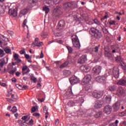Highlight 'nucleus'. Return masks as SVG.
<instances>
[{
	"instance_id": "obj_62",
	"label": "nucleus",
	"mask_w": 126,
	"mask_h": 126,
	"mask_svg": "<svg viewBox=\"0 0 126 126\" xmlns=\"http://www.w3.org/2000/svg\"><path fill=\"white\" fill-rule=\"evenodd\" d=\"M11 80H12V83H16L17 82V79L15 78H12Z\"/></svg>"
},
{
	"instance_id": "obj_22",
	"label": "nucleus",
	"mask_w": 126,
	"mask_h": 126,
	"mask_svg": "<svg viewBox=\"0 0 126 126\" xmlns=\"http://www.w3.org/2000/svg\"><path fill=\"white\" fill-rule=\"evenodd\" d=\"M123 93L124 92L122 88H119L117 91L116 95L120 96L123 94Z\"/></svg>"
},
{
	"instance_id": "obj_23",
	"label": "nucleus",
	"mask_w": 126,
	"mask_h": 126,
	"mask_svg": "<svg viewBox=\"0 0 126 126\" xmlns=\"http://www.w3.org/2000/svg\"><path fill=\"white\" fill-rule=\"evenodd\" d=\"M43 111L45 113V118L47 119L48 117L49 113L48 112V108L46 106L43 108Z\"/></svg>"
},
{
	"instance_id": "obj_63",
	"label": "nucleus",
	"mask_w": 126,
	"mask_h": 126,
	"mask_svg": "<svg viewBox=\"0 0 126 126\" xmlns=\"http://www.w3.org/2000/svg\"><path fill=\"white\" fill-rule=\"evenodd\" d=\"M25 57L26 58V59H31V58L30 57V56L29 55L27 54H25Z\"/></svg>"
},
{
	"instance_id": "obj_32",
	"label": "nucleus",
	"mask_w": 126,
	"mask_h": 126,
	"mask_svg": "<svg viewBox=\"0 0 126 126\" xmlns=\"http://www.w3.org/2000/svg\"><path fill=\"white\" fill-rule=\"evenodd\" d=\"M17 71V68L15 67L12 70L9 71L8 72L9 74H14L15 71Z\"/></svg>"
},
{
	"instance_id": "obj_15",
	"label": "nucleus",
	"mask_w": 126,
	"mask_h": 126,
	"mask_svg": "<svg viewBox=\"0 0 126 126\" xmlns=\"http://www.w3.org/2000/svg\"><path fill=\"white\" fill-rule=\"evenodd\" d=\"M8 13L10 15H12V16L15 17L17 16L18 13L16 9H10L8 11Z\"/></svg>"
},
{
	"instance_id": "obj_18",
	"label": "nucleus",
	"mask_w": 126,
	"mask_h": 126,
	"mask_svg": "<svg viewBox=\"0 0 126 126\" xmlns=\"http://www.w3.org/2000/svg\"><path fill=\"white\" fill-rule=\"evenodd\" d=\"M8 58H3L0 60V67H2L5 64H6L8 62Z\"/></svg>"
},
{
	"instance_id": "obj_35",
	"label": "nucleus",
	"mask_w": 126,
	"mask_h": 126,
	"mask_svg": "<svg viewBox=\"0 0 126 126\" xmlns=\"http://www.w3.org/2000/svg\"><path fill=\"white\" fill-rule=\"evenodd\" d=\"M5 54L4 53V51L0 49V58L3 57L4 56H5Z\"/></svg>"
},
{
	"instance_id": "obj_30",
	"label": "nucleus",
	"mask_w": 126,
	"mask_h": 126,
	"mask_svg": "<svg viewBox=\"0 0 126 126\" xmlns=\"http://www.w3.org/2000/svg\"><path fill=\"white\" fill-rule=\"evenodd\" d=\"M28 12V9L27 8H25L21 11V14L23 15H25L27 14Z\"/></svg>"
},
{
	"instance_id": "obj_9",
	"label": "nucleus",
	"mask_w": 126,
	"mask_h": 126,
	"mask_svg": "<svg viewBox=\"0 0 126 126\" xmlns=\"http://www.w3.org/2000/svg\"><path fill=\"white\" fill-rule=\"evenodd\" d=\"M22 119L23 121H24V122L21 124V126H28V122L30 119V117L28 116H24L22 118Z\"/></svg>"
},
{
	"instance_id": "obj_48",
	"label": "nucleus",
	"mask_w": 126,
	"mask_h": 126,
	"mask_svg": "<svg viewBox=\"0 0 126 126\" xmlns=\"http://www.w3.org/2000/svg\"><path fill=\"white\" fill-rule=\"evenodd\" d=\"M66 48H67V49L69 53H72L73 49L71 47H70L69 46H66Z\"/></svg>"
},
{
	"instance_id": "obj_24",
	"label": "nucleus",
	"mask_w": 126,
	"mask_h": 126,
	"mask_svg": "<svg viewBox=\"0 0 126 126\" xmlns=\"http://www.w3.org/2000/svg\"><path fill=\"white\" fill-rule=\"evenodd\" d=\"M112 96L111 95H107L105 97V99L107 103H110L111 101Z\"/></svg>"
},
{
	"instance_id": "obj_42",
	"label": "nucleus",
	"mask_w": 126,
	"mask_h": 126,
	"mask_svg": "<svg viewBox=\"0 0 126 126\" xmlns=\"http://www.w3.org/2000/svg\"><path fill=\"white\" fill-rule=\"evenodd\" d=\"M102 106V104H101L100 103H95L94 107L96 108H99Z\"/></svg>"
},
{
	"instance_id": "obj_59",
	"label": "nucleus",
	"mask_w": 126,
	"mask_h": 126,
	"mask_svg": "<svg viewBox=\"0 0 126 126\" xmlns=\"http://www.w3.org/2000/svg\"><path fill=\"white\" fill-rule=\"evenodd\" d=\"M56 42L59 44H63V40H58L56 41Z\"/></svg>"
},
{
	"instance_id": "obj_12",
	"label": "nucleus",
	"mask_w": 126,
	"mask_h": 126,
	"mask_svg": "<svg viewBox=\"0 0 126 126\" xmlns=\"http://www.w3.org/2000/svg\"><path fill=\"white\" fill-rule=\"evenodd\" d=\"M104 56L109 59L112 58V55L110 53V51L108 48L104 49Z\"/></svg>"
},
{
	"instance_id": "obj_39",
	"label": "nucleus",
	"mask_w": 126,
	"mask_h": 126,
	"mask_svg": "<svg viewBox=\"0 0 126 126\" xmlns=\"http://www.w3.org/2000/svg\"><path fill=\"white\" fill-rule=\"evenodd\" d=\"M18 111L16 107H13L10 111L12 113H16Z\"/></svg>"
},
{
	"instance_id": "obj_7",
	"label": "nucleus",
	"mask_w": 126,
	"mask_h": 126,
	"mask_svg": "<svg viewBox=\"0 0 126 126\" xmlns=\"http://www.w3.org/2000/svg\"><path fill=\"white\" fill-rule=\"evenodd\" d=\"M69 82H70L71 85H74L77 83H79L80 80L78 78L74 76L69 79Z\"/></svg>"
},
{
	"instance_id": "obj_36",
	"label": "nucleus",
	"mask_w": 126,
	"mask_h": 126,
	"mask_svg": "<svg viewBox=\"0 0 126 126\" xmlns=\"http://www.w3.org/2000/svg\"><path fill=\"white\" fill-rule=\"evenodd\" d=\"M77 115L78 116V117H83V112L82 111H78L77 112Z\"/></svg>"
},
{
	"instance_id": "obj_31",
	"label": "nucleus",
	"mask_w": 126,
	"mask_h": 126,
	"mask_svg": "<svg viewBox=\"0 0 126 126\" xmlns=\"http://www.w3.org/2000/svg\"><path fill=\"white\" fill-rule=\"evenodd\" d=\"M109 16L108 15V12H105V15H104V16L102 17V18H101V20H104V19H106L107 18H109Z\"/></svg>"
},
{
	"instance_id": "obj_5",
	"label": "nucleus",
	"mask_w": 126,
	"mask_h": 126,
	"mask_svg": "<svg viewBox=\"0 0 126 126\" xmlns=\"http://www.w3.org/2000/svg\"><path fill=\"white\" fill-rule=\"evenodd\" d=\"M103 91H94L93 94V96L96 98H100L103 96Z\"/></svg>"
},
{
	"instance_id": "obj_41",
	"label": "nucleus",
	"mask_w": 126,
	"mask_h": 126,
	"mask_svg": "<svg viewBox=\"0 0 126 126\" xmlns=\"http://www.w3.org/2000/svg\"><path fill=\"white\" fill-rule=\"evenodd\" d=\"M31 80L32 81L33 83H35L37 81V79L33 76H31Z\"/></svg>"
},
{
	"instance_id": "obj_13",
	"label": "nucleus",
	"mask_w": 126,
	"mask_h": 126,
	"mask_svg": "<svg viewBox=\"0 0 126 126\" xmlns=\"http://www.w3.org/2000/svg\"><path fill=\"white\" fill-rule=\"evenodd\" d=\"M74 5H75V2L71 1L70 2H67V3H64L63 4V6L64 8H67L69 7L73 8L74 7Z\"/></svg>"
},
{
	"instance_id": "obj_14",
	"label": "nucleus",
	"mask_w": 126,
	"mask_h": 126,
	"mask_svg": "<svg viewBox=\"0 0 126 126\" xmlns=\"http://www.w3.org/2000/svg\"><path fill=\"white\" fill-rule=\"evenodd\" d=\"M112 111V107L109 105H107L104 107V109H103V112L107 115L111 113Z\"/></svg>"
},
{
	"instance_id": "obj_64",
	"label": "nucleus",
	"mask_w": 126,
	"mask_h": 126,
	"mask_svg": "<svg viewBox=\"0 0 126 126\" xmlns=\"http://www.w3.org/2000/svg\"><path fill=\"white\" fill-rule=\"evenodd\" d=\"M31 4H34L36 3V0H32L30 2Z\"/></svg>"
},
{
	"instance_id": "obj_21",
	"label": "nucleus",
	"mask_w": 126,
	"mask_h": 126,
	"mask_svg": "<svg viewBox=\"0 0 126 126\" xmlns=\"http://www.w3.org/2000/svg\"><path fill=\"white\" fill-rule=\"evenodd\" d=\"M94 36L95 38L99 39L102 37V34L99 31H98L95 33V35Z\"/></svg>"
},
{
	"instance_id": "obj_53",
	"label": "nucleus",
	"mask_w": 126,
	"mask_h": 126,
	"mask_svg": "<svg viewBox=\"0 0 126 126\" xmlns=\"http://www.w3.org/2000/svg\"><path fill=\"white\" fill-rule=\"evenodd\" d=\"M94 24H96V25H98V26H100V22L99 21H98L97 19H94Z\"/></svg>"
},
{
	"instance_id": "obj_27",
	"label": "nucleus",
	"mask_w": 126,
	"mask_h": 126,
	"mask_svg": "<svg viewBox=\"0 0 126 126\" xmlns=\"http://www.w3.org/2000/svg\"><path fill=\"white\" fill-rule=\"evenodd\" d=\"M97 31H98V30H96L94 28H93L90 30V32L93 36L95 35Z\"/></svg>"
},
{
	"instance_id": "obj_43",
	"label": "nucleus",
	"mask_w": 126,
	"mask_h": 126,
	"mask_svg": "<svg viewBox=\"0 0 126 126\" xmlns=\"http://www.w3.org/2000/svg\"><path fill=\"white\" fill-rule=\"evenodd\" d=\"M101 114H102V112H97L95 114V115H94V117L95 118H98L101 116Z\"/></svg>"
},
{
	"instance_id": "obj_38",
	"label": "nucleus",
	"mask_w": 126,
	"mask_h": 126,
	"mask_svg": "<svg viewBox=\"0 0 126 126\" xmlns=\"http://www.w3.org/2000/svg\"><path fill=\"white\" fill-rule=\"evenodd\" d=\"M4 51L7 54L10 53L11 52V49L8 48H5L4 49Z\"/></svg>"
},
{
	"instance_id": "obj_61",
	"label": "nucleus",
	"mask_w": 126,
	"mask_h": 126,
	"mask_svg": "<svg viewBox=\"0 0 126 126\" xmlns=\"http://www.w3.org/2000/svg\"><path fill=\"white\" fill-rule=\"evenodd\" d=\"M55 125L56 126H58L59 124V119H57L55 120Z\"/></svg>"
},
{
	"instance_id": "obj_51",
	"label": "nucleus",
	"mask_w": 126,
	"mask_h": 126,
	"mask_svg": "<svg viewBox=\"0 0 126 126\" xmlns=\"http://www.w3.org/2000/svg\"><path fill=\"white\" fill-rule=\"evenodd\" d=\"M11 98L15 100H17L18 99L17 94H11Z\"/></svg>"
},
{
	"instance_id": "obj_11",
	"label": "nucleus",
	"mask_w": 126,
	"mask_h": 126,
	"mask_svg": "<svg viewBox=\"0 0 126 126\" xmlns=\"http://www.w3.org/2000/svg\"><path fill=\"white\" fill-rule=\"evenodd\" d=\"M117 84L122 86L126 85V77L124 76L122 78L120 79L117 82Z\"/></svg>"
},
{
	"instance_id": "obj_29",
	"label": "nucleus",
	"mask_w": 126,
	"mask_h": 126,
	"mask_svg": "<svg viewBox=\"0 0 126 126\" xmlns=\"http://www.w3.org/2000/svg\"><path fill=\"white\" fill-rule=\"evenodd\" d=\"M100 47V45H98L97 46H96L94 48H93L92 50L93 52L97 53L98 51L99 47Z\"/></svg>"
},
{
	"instance_id": "obj_25",
	"label": "nucleus",
	"mask_w": 126,
	"mask_h": 126,
	"mask_svg": "<svg viewBox=\"0 0 126 126\" xmlns=\"http://www.w3.org/2000/svg\"><path fill=\"white\" fill-rule=\"evenodd\" d=\"M65 26L64 21L63 20L60 21L58 23L59 28H63Z\"/></svg>"
},
{
	"instance_id": "obj_4",
	"label": "nucleus",
	"mask_w": 126,
	"mask_h": 126,
	"mask_svg": "<svg viewBox=\"0 0 126 126\" xmlns=\"http://www.w3.org/2000/svg\"><path fill=\"white\" fill-rule=\"evenodd\" d=\"M91 79H92V77L90 74L86 75L84 77L82 81L83 85H86V84H89L91 82Z\"/></svg>"
},
{
	"instance_id": "obj_8",
	"label": "nucleus",
	"mask_w": 126,
	"mask_h": 126,
	"mask_svg": "<svg viewBox=\"0 0 126 126\" xmlns=\"http://www.w3.org/2000/svg\"><path fill=\"white\" fill-rule=\"evenodd\" d=\"M102 68L100 66H96L93 69V72L96 75H98L100 73Z\"/></svg>"
},
{
	"instance_id": "obj_16",
	"label": "nucleus",
	"mask_w": 126,
	"mask_h": 126,
	"mask_svg": "<svg viewBox=\"0 0 126 126\" xmlns=\"http://www.w3.org/2000/svg\"><path fill=\"white\" fill-rule=\"evenodd\" d=\"M86 61H87V56L86 55H83L78 60V63H83Z\"/></svg>"
},
{
	"instance_id": "obj_34",
	"label": "nucleus",
	"mask_w": 126,
	"mask_h": 126,
	"mask_svg": "<svg viewBox=\"0 0 126 126\" xmlns=\"http://www.w3.org/2000/svg\"><path fill=\"white\" fill-rule=\"evenodd\" d=\"M64 76H68L70 74V71L68 70H64L63 73Z\"/></svg>"
},
{
	"instance_id": "obj_1",
	"label": "nucleus",
	"mask_w": 126,
	"mask_h": 126,
	"mask_svg": "<svg viewBox=\"0 0 126 126\" xmlns=\"http://www.w3.org/2000/svg\"><path fill=\"white\" fill-rule=\"evenodd\" d=\"M108 72L109 75H112L116 79L119 77V69L118 67H114L113 69H109Z\"/></svg>"
},
{
	"instance_id": "obj_33",
	"label": "nucleus",
	"mask_w": 126,
	"mask_h": 126,
	"mask_svg": "<svg viewBox=\"0 0 126 126\" xmlns=\"http://www.w3.org/2000/svg\"><path fill=\"white\" fill-rule=\"evenodd\" d=\"M85 90L86 91H87L88 93H90L92 92V89H91V88L90 87V86H89V88L88 87V86H85Z\"/></svg>"
},
{
	"instance_id": "obj_46",
	"label": "nucleus",
	"mask_w": 126,
	"mask_h": 126,
	"mask_svg": "<svg viewBox=\"0 0 126 126\" xmlns=\"http://www.w3.org/2000/svg\"><path fill=\"white\" fill-rule=\"evenodd\" d=\"M116 22L115 20H111L109 22L110 25H116Z\"/></svg>"
},
{
	"instance_id": "obj_40",
	"label": "nucleus",
	"mask_w": 126,
	"mask_h": 126,
	"mask_svg": "<svg viewBox=\"0 0 126 126\" xmlns=\"http://www.w3.org/2000/svg\"><path fill=\"white\" fill-rule=\"evenodd\" d=\"M91 70V67L89 66L86 65L85 72H89Z\"/></svg>"
},
{
	"instance_id": "obj_19",
	"label": "nucleus",
	"mask_w": 126,
	"mask_h": 126,
	"mask_svg": "<svg viewBox=\"0 0 126 126\" xmlns=\"http://www.w3.org/2000/svg\"><path fill=\"white\" fill-rule=\"evenodd\" d=\"M23 75L27 74L30 72V70L28 67L26 65L23 66L22 67Z\"/></svg>"
},
{
	"instance_id": "obj_3",
	"label": "nucleus",
	"mask_w": 126,
	"mask_h": 126,
	"mask_svg": "<svg viewBox=\"0 0 126 126\" xmlns=\"http://www.w3.org/2000/svg\"><path fill=\"white\" fill-rule=\"evenodd\" d=\"M71 40L73 46L77 48H79L80 47V44L79 39H78L77 36L76 35H72L71 36Z\"/></svg>"
},
{
	"instance_id": "obj_37",
	"label": "nucleus",
	"mask_w": 126,
	"mask_h": 126,
	"mask_svg": "<svg viewBox=\"0 0 126 126\" xmlns=\"http://www.w3.org/2000/svg\"><path fill=\"white\" fill-rule=\"evenodd\" d=\"M41 36L42 38H43V39H45L47 37L48 35H47V33H45V32H43V33H41Z\"/></svg>"
},
{
	"instance_id": "obj_45",
	"label": "nucleus",
	"mask_w": 126,
	"mask_h": 126,
	"mask_svg": "<svg viewBox=\"0 0 126 126\" xmlns=\"http://www.w3.org/2000/svg\"><path fill=\"white\" fill-rule=\"evenodd\" d=\"M43 10L45 11V13L46 14H47L50 11L49 8L48 7H44L43 8Z\"/></svg>"
},
{
	"instance_id": "obj_49",
	"label": "nucleus",
	"mask_w": 126,
	"mask_h": 126,
	"mask_svg": "<svg viewBox=\"0 0 126 126\" xmlns=\"http://www.w3.org/2000/svg\"><path fill=\"white\" fill-rule=\"evenodd\" d=\"M118 124H119V121L116 120L115 123L111 124V126H118Z\"/></svg>"
},
{
	"instance_id": "obj_60",
	"label": "nucleus",
	"mask_w": 126,
	"mask_h": 126,
	"mask_svg": "<svg viewBox=\"0 0 126 126\" xmlns=\"http://www.w3.org/2000/svg\"><path fill=\"white\" fill-rule=\"evenodd\" d=\"M33 115L34 116H35V117H40V114H39V113H34V114H33Z\"/></svg>"
},
{
	"instance_id": "obj_56",
	"label": "nucleus",
	"mask_w": 126,
	"mask_h": 126,
	"mask_svg": "<svg viewBox=\"0 0 126 126\" xmlns=\"http://www.w3.org/2000/svg\"><path fill=\"white\" fill-rule=\"evenodd\" d=\"M62 0H53V3L55 4H58L60 2V1H62Z\"/></svg>"
},
{
	"instance_id": "obj_26",
	"label": "nucleus",
	"mask_w": 126,
	"mask_h": 126,
	"mask_svg": "<svg viewBox=\"0 0 126 126\" xmlns=\"http://www.w3.org/2000/svg\"><path fill=\"white\" fill-rule=\"evenodd\" d=\"M120 106V103L117 102L114 105H113V108L115 109V110L117 111L119 110Z\"/></svg>"
},
{
	"instance_id": "obj_2",
	"label": "nucleus",
	"mask_w": 126,
	"mask_h": 126,
	"mask_svg": "<svg viewBox=\"0 0 126 126\" xmlns=\"http://www.w3.org/2000/svg\"><path fill=\"white\" fill-rule=\"evenodd\" d=\"M84 100L81 97V95H80L79 96H77L76 99L75 100V102L72 101H69L68 103H67L68 105L70 107H72L74 105H75L76 103H81L84 102Z\"/></svg>"
},
{
	"instance_id": "obj_17",
	"label": "nucleus",
	"mask_w": 126,
	"mask_h": 126,
	"mask_svg": "<svg viewBox=\"0 0 126 126\" xmlns=\"http://www.w3.org/2000/svg\"><path fill=\"white\" fill-rule=\"evenodd\" d=\"M106 80V77L105 76H99L96 78V81L98 82L103 83Z\"/></svg>"
},
{
	"instance_id": "obj_57",
	"label": "nucleus",
	"mask_w": 126,
	"mask_h": 126,
	"mask_svg": "<svg viewBox=\"0 0 126 126\" xmlns=\"http://www.w3.org/2000/svg\"><path fill=\"white\" fill-rule=\"evenodd\" d=\"M16 87L20 90H22V87L20 84H16Z\"/></svg>"
},
{
	"instance_id": "obj_20",
	"label": "nucleus",
	"mask_w": 126,
	"mask_h": 126,
	"mask_svg": "<svg viewBox=\"0 0 126 126\" xmlns=\"http://www.w3.org/2000/svg\"><path fill=\"white\" fill-rule=\"evenodd\" d=\"M8 41V39L7 37L3 36V41L0 40V45H7V41Z\"/></svg>"
},
{
	"instance_id": "obj_44",
	"label": "nucleus",
	"mask_w": 126,
	"mask_h": 126,
	"mask_svg": "<svg viewBox=\"0 0 126 126\" xmlns=\"http://www.w3.org/2000/svg\"><path fill=\"white\" fill-rule=\"evenodd\" d=\"M121 65H122V69H123L125 73L126 74V65L124 64H121Z\"/></svg>"
},
{
	"instance_id": "obj_54",
	"label": "nucleus",
	"mask_w": 126,
	"mask_h": 126,
	"mask_svg": "<svg viewBox=\"0 0 126 126\" xmlns=\"http://www.w3.org/2000/svg\"><path fill=\"white\" fill-rule=\"evenodd\" d=\"M72 94V93L71 92H66V93L65 94V95L67 96H70L71 94Z\"/></svg>"
},
{
	"instance_id": "obj_28",
	"label": "nucleus",
	"mask_w": 126,
	"mask_h": 126,
	"mask_svg": "<svg viewBox=\"0 0 126 126\" xmlns=\"http://www.w3.org/2000/svg\"><path fill=\"white\" fill-rule=\"evenodd\" d=\"M108 89L110 92H114L116 90V88L115 86H110L108 87Z\"/></svg>"
},
{
	"instance_id": "obj_6",
	"label": "nucleus",
	"mask_w": 126,
	"mask_h": 126,
	"mask_svg": "<svg viewBox=\"0 0 126 126\" xmlns=\"http://www.w3.org/2000/svg\"><path fill=\"white\" fill-rule=\"evenodd\" d=\"M70 63L69 60L68 59L67 62L63 63L60 66L59 65L60 62H59V61L55 62V63H56L57 67H59V68L62 69V68H64V67H65L68 65V63Z\"/></svg>"
},
{
	"instance_id": "obj_10",
	"label": "nucleus",
	"mask_w": 126,
	"mask_h": 126,
	"mask_svg": "<svg viewBox=\"0 0 126 126\" xmlns=\"http://www.w3.org/2000/svg\"><path fill=\"white\" fill-rule=\"evenodd\" d=\"M38 41H39V38H36L35 39L34 42H33V43L32 44V46L33 47H34L35 46H37V47L42 46L43 45L42 41H41L40 42H38Z\"/></svg>"
},
{
	"instance_id": "obj_58",
	"label": "nucleus",
	"mask_w": 126,
	"mask_h": 126,
	"mask_svg": "<svg viewBox=\"0 0 126 126\" xmlns=\"http://www.w3.org/2000/svg\"><path fill=\"white\" fill-rule=\"evenodd\" d=\"M19 52H20V54H21V55H23V54H25L26 53L25 50H24V49L21 50Z\"/></svg>"
},
{
	"instance_id": "obj_50",
	"label": "nucleus",
	"mask_w": 126,
	"mask_h": 126,
	"mask_svg": "<svg viewBox=\"0 0 126 126\" xmlns=\"http://www.w3.org/2000/svg\"><path fill=\"white\" fill-rule=\"evenodd\" d=\"M80 70L82 71H83L84 72H85V69H86V65H82L80 68Z\"/></svg>"
},
{
	"instance_id": "obj_55",
	"label": "nucleus",
	"mask_w": 126,
	"mask_h": 126,
	"mask_svg": "<svg viewBox=\"0 0 126 126\" xmlns=\"http://www.w3.org/2000/svg\"><path fill=\"white\" fill-rule=\"evenodd\" d=\"M0 85L1 86L3 87H7V85L6 83H5L1 82V83H0Z\"/></svg>"
},
{
	"instance_id": "obj_47",
	"label": "nucleus",
	"mask_w": 126,
	"mask_h": 126,
	"mask_svg": "<svg viewBox=\"0 0 126 126\" xmlns=\"http://www.w3.org/2000/svg\"><path fill=\"white\" fill-rule=\"evenodd\" d=\"M13 58L14 60L16 61L17 60H18L19 58V56L17 54H14L13 55Z\"/></svg>"
},
{
	"instance_id": "obj_52",
	"label": "nucleus",
	"mask_w": 126,
	"mask_h": 126,
	"mask_svg": "<svg viewBox=\"0 0 126 126\" xmlns=\"http://www.w3.org/2000/svg\"><path fill=\"white\" fill-rule=\"evenodd\" d=\"M28 126H32L33 125V121L32 120V119L30 120L29 122H28Z\"/></svg>"
}]
</instances>
